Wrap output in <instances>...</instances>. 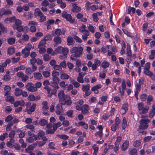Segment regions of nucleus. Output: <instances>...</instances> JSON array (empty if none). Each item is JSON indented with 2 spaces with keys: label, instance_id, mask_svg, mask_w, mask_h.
Listing matches in <instances>:
<instances>
[{
  "label": "nucleus",
  "instance_id": "1",
  "mask_svg": "<svg viewBox=\"0 0 155 155\" xmlns=\"http://www.w3.org/2000/svg\"><path fill=\"white\" fill-rule=\"evenodd\" d=\"M83 51V48L81 47L79 48L76 47H74L70 50V52L71 53H74L71 56V58L72 60H75V57H79L82 54Z\"/></svg>",
  "mask_w": 155,
  "mask_h": 155
},
{
  "label": "nucleus",
  "instance_id": "2",
  "mask_svg": "<svg viewBox=\"0 0 155 155\" xmlns=\"http://www.w3.org/2000/svg\"><path fill=\"white\" fill-rule=\"evenodd\" d=\"M61 16L63 18H65L66 20L69 21L70 23H73L74 20L70 14H68L65 11H64L61 14Z\"/></svg>",
  "mask_w": 155,
  "mask_h": 155
},
{
  "label": "nucleus",
  "instance_id": "3",
  "mask_svg": "<svg viewBox=\"0 0 155 155\" xmlns=\"http://www.w3.org/2000/svg\"><path fill=\"white\" fill-rule=\"evenodd\" d=\"M150 120L148 119H141L140 121V125L139 126V128L142 129H147L149 125L148 123L150 122Z\"/></svg>",
  "mask_w": 155,
  "mask_h": 155
},
{
  "label": "nucleus",
  "instance_id": "4",
  "mask_svg": "<svg viewBox=\"0 0 155 155\" xmlns=\"http://www.w3.org/2000/svg\"><path fill=\"white\" fill-rule=\"evenodd\" d=\"M11 14L12 11L10 10L2 8L0 9V19L2 18L3 15H8Z\"/></svg>",
  "mask_w": 155,
  "mask_h": 155
},
{
  "label": "nucleus",
  "instance_id": "5",
  "mask_svg": "<svg viewBox=\"0 0 155 155\" xmlns=\"http://www.w3.org/2000/svg\"><path fill=\"white\" fill-rule=\"evenodd\" d=\"M26 87L27 89L29 91L34 92L37 90V88L35 87L34 84L31 83H28Z\"/></svg>",
  "mask_w": 155,
  "mask_h": 155
},
{
  "label": "nucleus",
  "instance_id": "6",
  "mask_svg": "<svg viewBox=\"0 0 155 155\" xmlns=\"http://www.w3.org/2000/svg\"><path fill=\"white\" fill-rule=\"evenodd\" d=\"M59 102L61 104L64 100H65V94L63 91H61L59 92L58 94Z\"/></svg>",
  "mask_w": 155,
  "mask_h": 155
},
{
  "label": "nucleus",
  "instance_id": "7",
  "mask_svg": "<svg viewBox=\"0 0 155 155\" xmlns=\"http://www.w3.org/2000/svg\"><path fill=\"white\" fill-rule=\"evenodd\" d=\"M68 52V49L67 48H64L61 53L62 54L59 56L61 59H64L67 57V54Z\"/></svg>",
  "mask_w": 155,
  "mask_h": 155
},
{
  "label": "nucleus",
  "instance_id": "8",
  "mask_svg": "<svg viewBox=\"0 0 155 155\" xmlns=\"http://www.w3.org/2000/svg\"><path fill=\"white\" fill-rule=\"evenodd\" d=\"M128 109V105L127 103H125L123 104L121 109L120 111V113L122 115L125 114Z\"/></svg>",
  "mask_w": 155,
  "mask_h": 155
},
{
  "label": "nucleus",
  "instance_id": "9",
  "mask_svg": "<svg viewBox=\"0 0 155 155\" xmlns=\"http://www.w3.org/2000/svg\"><path fill=\"white\" fill-rule=\"evenodd\" d=\"M53 41L55 43L54 44V47H56L58 45L61 44L62 42L61 38L58 36H55L54 38Z\"/></svg>",
  "mask_w": 155,
  "mask_h": 155
},
{
  "label": "nucleus",
  "instance_id": "10",
  "mask_svg": "<svg viewBox=\"0 0 155 155\" xmlns=\"http://www.w3.org/2000/svg\"><path fill=\"white\" fill-rule=\"evenodd\" d=\"M72 6L73 8L71 9V11L73 12H80L81 10V8L77 6L76 4L72 3Z\"/></svg>",
  "mask_w": 155,
  "mask_h": 155
},
{
  "label": "nucleus",
  "instance_id": "11",
  "mask_svg": "<svg viewBox=\"0 0 155 155\" xmlns=\"http://www.w3.org/2000/svg\"><path fill=\"white\" fill-rule=\"evenodd\" d=\"M47 140V138L45 137L42 138V141H37V143L33 144V145H43L45 143V141Z\"/></svg>",
  "mask_w": 155,
  "mask_h": 155
},
{
  "label": "nucleus",
  "instance_id": "12",
  "mask_svg": "<svg viewBox=\"0 0 155 155\" xmlns=\"http://www.w3.org/2000/svg\"><path fill=\"white\" fill-rule=\"evenodd\" d=\"M61 105V104H58L56 105V110L55 113L57 115L60 114L63 111V108Z\"/></svg>",
  "mask_w": 155,
  "mask_h": 155
},
{
  "label": "nucleus",
  "instance_id": "13",
  "mask_svg": "<svg viewBox=\"0 0 155 155\" xmlns=\"http://www.w3.org/2000/svg\"><path fill=\"white\" fill-rule=\"evenodd\" d=\"M36 107V104L34 103L30 107L29 109H27L26 111L28 114H31L35 111Z\"/></svg>",
  "mask_w": 155,
  "mask_h": 155
},
{
  "label": "nucleus",
  "instance_id": "14",
  "mask_svg": "<svg viewBox=\"0 0 155 155\" xmlns=\"http://www.w3.org/2000/svg\"><path fill=\"white\" fill-rule=\"evenodd\" d=\"M51 34L53 36H56V35L59 36L61 34V30L59 28L56 29L51 32Z\"/></svg>",
  "mask_w": 155,
  "mask_h": 155
},
{
  "label": "nucleus",
  "instance_id": "15",
  "mask_svg": "<svg viewBox=\"0 0 155 155\" xmlns=\"http://www.w3.org/2000/svg\"><path fill=\"white\" fill-rule=\"evenodd\" d=\"M4 90L6 91L5 93V96H8L10 94V91L11 90V87L8 86H5L4 87Z\"/></svg>",
  "mask_w": 155,
  "mask_h": 155
},
{
  "label": "nucleus",
  "instance_id": "16",
  "mask_svg": "<svg viewBox=\"0 0 155 155\" xmlns=\"http://www.w3.org/2000/svg\"><path fill=\"white\" fill-rule=\"evenodd\" d=\"M21 53L24 54L23 58H26L29 56L30 52L28 50L26 49V48H24L22 50Z\"/></svg>",
  "mask_w": 155,
  "mask_h": 155
},
{
  "label": "nucleus",
  "instance_id": "17",
  "mask_svg": "<svg viewBox=\"0 0 155 155\" xmlns=\"http://www.w3.org/2000/svg\"><path fill=\"white\" fill-rule=\"evenodd\" d=\"M67 44L70 46L74 43V40L71 37H68L67 38Z\"/></svg>",
  "mask_w": 155,
  "mask_h": 155
},
{
  "label": "nucleus",
  "instance_id": "18",
  "mask_svg": "<svg viewBox=\"0 0 155 155\" xmlns=\"http://www.w3.org/2000/svg\"><path fill=\"white\" fill-rule=\"evenodd\" d=\"M33 74L34 77L37 79L40 80L43 78L41 74L40 73L35 72Z\"/></svg>",
  "mask_w": 155,
  "mask_h": 155
},
{
  "label": "nucleus",
  "instance_id": "19",
  "mask_svg": "<svg viewBox=\"0 0 155 155\" xmlns=\"http://www.w3.org/2000/svg\"><path fill=\"white\" fill-rule=\"evenodd\" d=\"M34 15L35 17H40L43 13L39 8H37L35 11Z\"/></svg>",
  "mask_w": 155,
  "mask_h": 155
},
{
  "label": "nucleus",
  "instance_id": "20",
  "mask_svg": "<svg viewBox=\"0 0 155 155\" xmlns=\"http://www.w3.org/2000/svg\"><path fill=\"white\" fill-rule=\"evenodd\" d=\"M45 70V71L43 72L42 74L45 77L47 78L50 76V73L48 71H49V69L48 68H46Z\"/></svg>",
  "mask_w": 155,
  "mask_h": 155
},
{
  "label": "nucleus",
  "instance_id": "21",
  "mask_svg": "<svg viewBox=\"0 0 155 155\" xmlns=\"http://www.w3.org/2000/svg\"><path fill=\"white\" fill-rule=\"evenodd\" d=\"M22 92V90L21 89L17 88L15 89V95L16 96H19L21 95Z\"/></svg>",
  "mask_w": 155,
  "mask_h": 155
},
{
  "label": "nucleus",
  "instance_id": "22",
  "mask_svg": "<svg viewBox=\"0 0 155 155\" xmlns=\"http://www.w3.org/2000/svg\"><path fill=\"white\" fill-rule=\"evenodd\" d=\"M23 27L20 25L16 26V25H13V28L14 29H16L18 32H20L22 31Z\"/></svg>",
  "mask_w": 155,
  "mask_h": 155
},
{
  "label": "nucleus",
  "instance_id": "23",
  "mask_svg": "<svg viewBox=\"0 0 155 155\" xmlns=\"http://www.w3.org/2000/svg\"><path fill=\"white\" fill-rule=\"evenodd\" d=\"M101 66L104 68L105 69L107 68H108L109 67L110 65V64L109 62L106 61H104L103 62L101 63Z\"/></svg>",
  "mask_w": 155,
  "mask_h": 155
},
{
  "label": "nucleus",
  "instance_id": "24",
  "mask_svg": "<svg viewBox=\"0 0 155 155\" xmlns=\"http://www.w3.org/2000/svg\"><path fill=\"white\" fill-rule=\"evenodd\" d=\"M60 78L62 79H68L69 76L65 73H62L60 74Z\"/></svg>",
  "mask_w": 155,
  "mask_h": 155
},
{
  "label": "nucleus",
  "instance_id": "25",
  "mask_svg": "<svg viewBox=\"0 0 155 155\" xmlns=\"http://www.w3.org/2000/svg\"><path fill=\"white\" fill-rule=\"evenodd\" d=\"M48 123V121L44 119H42L39 122V124L40 126H43L46 125Z\"/></svg>",
  "mask_w": 155,
  "mask_h": 155
},
{
  "label": "nucleus",
  "instance_id": "26",
  "mask_svg": "<svg viewBox=\"0 0 155 155\" xmlns=\"http://www.w3.org/2000/svg\"><path fill=\"white\" fill-rule=\"evenodd\" d=\"M43 105L42 109L44 110H48V109L49 107L48 105V103L46 101H44L42 102Z\"/></svg>",
  "mask_w": 155,
  "mask_h": 155
},
{
  "label": "nucleus",
  "instance_id": "27",
  "mask_svg": "<svg viewBox=\"0 0 155 155\" xmlns=\"http://www.w3.org/2000/svg\"><path fill=\"white\" fill-rule=\"evenodd\" d=\"M71 104L72 101L70 99H69L67 101H66V100H64V101L62 102L61 104L63 105H65L66 104L68 106L71 105Z\"/></svg>",
  "mask_w": 155,
  "mask_h": 155
},
{
  "label": "nucleus",
  "instance_id": "28",
  "mask_svg": "<svg viewBox=\"0 0 155 155\" xmlns=\"http://www.w3.org/2000/svg\"><path fill=\"white\" fill-rule=\"evenodd\" d=\"M15 17L14 16L10 18H7L5 20V22L9 21L10 22H13L15 20Z\"/></svg>",
  "mask_w": 155,
  "mask_h": 155
},
{
  "label": "nucleus",
  "instance_id": "29",
  "mask_svg": "<svg viewBox=\"0 0 155 155\" xmlns=\"http://www.w3.org/2000/svg\"><path fill=\"white\" fill-rule=\"evenodd\" d=\"M153 101V97L151 95L148 96L147 99V104L148 105H150V102Z\"/></svg>",
  "mask_w": 155,
  "mask_h": 155
},
{
  "label": "nucleus",
  "instance_id": "30",
  "mask_svg": "<svg viewBox=\"0 0 155 155\" xmlns=\"http://www.w3.org/2000/svg\"><path fill=\"white\" fill-rule=\"evenodd\" d=\"M127 125V122L126 118L125 117H124L122 122V128L123 130H124Z\"/></svg>",
  "mask_w": 155,
  "mask_h": 155
},
{
  "label": "nucleus",
  "instance_id": "31",
  "mask_svg": "<svg viewBox=\"0 0 155 155\" xmlns=\"http://www.w3.org/2000/svg\"><path fill=\"white\" fill-rule=\"evenodd\" d=\"M8 137V134L7 133H4L0 136V140L2 141L4 140L5 138Z\"/></svg>",
  "mask_w": 155,
  "mask_h": 155
},
{
  "label": "nucleus",
  "instance_id": "32",
  "mask_svg": "<svg viewBox=\"0 0 155 155\" xmlns=\"http://www.w3.org/2000/svg\"><path fill=\"white\" fill-rule=\"evenodd\" d=\"M101 85L100 84H99L96 86L93 87L91 88V90L92 91H95L101 88Z\"/></svg>",
  "mask_w": 155,
  "mask_h": 155
},
{
  "label": "nucleus",
  "instance_id": "33",
  "mask_svg": "<svg viewBox=\"0 0 155 155\" xmlns=\"http://www.w3.org/2000/svg\"><path fill=\"white\" fill-rule=\"evenodd\" d=\"M144 73L146 75L150 77H151L153 75V73L149 70L144 71Z\"/></svg>",
  "mask_w": 155,
  "mask_h": 155
},
{
  "label": "nucleus",
  "instance_id": "34",
  "mask_svg": "<svg viewBox=\"0 0 155 155\" xmlns=\"http://www.w3.org/2000/svg\"><path fill=\"white\" fill-rule=\"evenodd\" d=\"M90 85L89 84H87L86 85H83L82 90L83 91H88L89 90Z\"/></svg>",
  "mask_w": 155,
  "mask_h": 155
},
{
  "label": "nucleus",
  "instance_id": "35",
  "mask_svg": "<svg viewBox=\"0 0 155 155\" xmlns=\"http://www.w3.org/2000/svg\"><path fill=\"white\" fill-rule=\"evenodd\" d=\"M15 52L14 48H8V53L9 54H12Z\"/></svg>",
  "mask_w": 155,
  "mask_h": 155
},
{
  "label": "nucleus",
  "instance_id": "36",
  "mask_svg": "<svg viewBox=\"0 0 155 155\" xmlns=\"http://www.w3.org/2000/svg\"><path fill=\"white\" fill-rule=\"evenodd\" d=\"M26 127L28 129H29L32 132H35V128L34 126L32 125H27L26 126Z\"/></svg>",
  "mask_w": 155,
  "mask_h": 155
},
{
  "label": "nucleus",
  "instance_id": "37",
  "mask_svg": "<svg viewBox=\"0 0 155 155\" xmlns=\"http://www.w3.org/2000/svg\"><path fill=\"white\" fill-rule=\"evenodd\" d=\"M15 42V39L13 38H10L8 40V42L10 45H13Z\"/></svg>",
  "mask_w": 155,
  "mask_h": 155
},
{
  "label": "nucleus",
  "instance_id": "38",
  "mask_svg": "<svg viewBox=\"0 0 155 155\" xmlns=\"http://www.w3.org/2000/svg\"><path fill=\"white\" fill-rule=\"evenodd\" d=\"M51 59V57L48 54H45L43 55V59L45 61H48Z\"/></svg>",
  "mask_w": 155,
  "mask_h": 155
},
{
  "label": "nucleus",
  "instance_id": "39",
  "mask_svg": "<svg viewBox=\"0 0 155 155\" xmlns=\"http://www.w3.org/2000/svg\"><path fill=\"white\" fill-rule=\"evenodd\" d=\"M51 86L54 87V88L58 89L59 88V87L58 85V84L55 83L54 82L52 81L50 83Z\"/></svg>",
  "mask_w": 155,
  "mask_h": 155
},
{
  "label": "nucleus",
  "instance_id": "40",
  "mask_svg": "<svg viewBox=\"0 0 155 155\" xmlns=\"http://www.w3.org/2000/svg\"><path fill=\"white\" fill-rule=\"evenodd\" d=\"M35 147V146H28V148L25 149V151L26 152L29 153L31 150H33Z\"/></svg>",
  "mask_w": 155,
  "mask_h": 155
},
{
  "label": "nucleus",
  "instance_id": "41",
  "mask_svg": "<svg viewBox=\"0 0 155 155\" xmlns=\"http://www.w3.org/2000/svg\"><path fill=\"white\" fill-rule=\"evenodd\" d=\"M15 140L11 139H10L9 141H8L7 143V145H13L15 144Z\"/></svg>",
  "mask_w": 155,
  "mask_h": 155
},
{
  "label": "nucleus",
  "instance_id": "42",
  "mask_svg": "<svg viewBox=\"0 0 155 155\" xmlns=\"http://www.w3.org/2000/svg\"><path fill=\"white\" fill-rule=\"evenodd\" d=\"M52 81L55 83L58 84L59 83L60 79L57 76H52Z\"/></svg>",
  "mask_w": 155,
  "mask_h": 155
},
{
  "label": "nucleus",
  "instance_id": "43",
  "mask_svg": "<svg viewBox=\"0 0 155 155\" xmlns=\"http://www.w3.org/2000/svg\"><path fill=\"white\" fill-rule=\"evenodd\" d=\"M155 114V109H152L150 110V112L149 114V116L150 118H152L153 117Z\"/></svg>",
  "mask_w": 155,
  "mask_h": 155
},
{
  "label": "nucleus",
  "instance_id": "44",
  "mask_svg": "<svg viewBox=\"0 0 155 155\" xmlns=\"http://www.w3.org/2000/svg\"><path fill=\"white\" fill-rule=\"evenodd\" d=\"M52 38V35L50 34H47L46 35L44 39L45 41L51 40Z\"/></svg>",
  "mask_w": 155,
  "mask_h": 155
},
{
  "label": "nucleus",
  "instance_id": "45",
  "mask_svg": "<svg viewBox=\"0 0 155 155\" xmlns=\"http://www.w3.org/2000/svg\"><path fill=\"white\" fill-rule=\"evenodd\" d=\"M5 111L6 113L11 112L12 110V108L10 106H7L5 108Z\"/></svg>",
  "mask_w": 155,
  "mask_h": 155
},
{
  "label": "nucleus",
  "instance_id": "46",
  "mask_svg": "<svg viewBox=\"0 0 155 155\" xmlns=\"http://www.w3.org/2000/svg\"><path fill=\"white\" fill-rule=\"evenodd\" d=\"M66 114L68 117H72V115L73 114V112L72 110H68L66 113Z\"/></svg>",
  "mask_w": 155,
  "mask_h": 155
},
{
  "label": "nucleus",
  "instance_id": "47",
  "mask_svg": "<svg viewBox=\"0 0 155 155\" xmlns=\"http://www.w3.org/2000/svg\"><path fill=\"white\" fill-rule=\"evenodd\" d=\"M53 68L55 70L61 71L62 70V68L60 65L56 64L54 67Z\"/></svg>",
  "mask_w": 155,
  "mask_h": 155
},
{
  "label": "nucleus",
  "instance_id": "48",
  "mask_svg": "<svg viewBox=\"0 0 155 155\" xmlns=\"http://www.w3.org/2000/svg\"><path fill=\"white\" fill-rule=\"evenodd\" d=\"M41 5L44 7H47L49 5V3L47 0H44L41 3Z\"/></svg>",
  "mask_w": 155,
  "mask_h": 155
},
{
  "label": "nucleus",
  "instance_id": "49",
  "mask_svg": "<svg viewBox=\"0 0 155 155\" xmlns=\"http://www.w3.org/2000/svg\"><path fill=\"white\" fill-rule=\"evenodd\" d=\"M63 48H64L62 47L61 46H58L56 49L55 51L59 53H61V52L62 51L63 49Z\"/></svg>",
  "mask_w": 155,
  "mask_h": 155
},
{
  "label": "nucleus",
  "instance_id": "50",
  "mask_svg": "<svg viewBox=\"0 0 155 155\" xmlns=\"http://www.w3.org/2000/svg\"><path fill=\"white\" fill-rule=\"evenodd\" d=\"M92 148L94 151L93 155H97L98 150V147L96 146H92Z\"/></svg>",
  "mask_w": 155,
  "mask_h": 155
},
{
  "label": "nucleus",
  "instance_id": "51",
  "mask_svg": "<svg viewBox=\"0 0 155 155\" xmlns=\"http://www.w3.org/2000/svg\"><path fill=\"white\" fill-rule=\"evenodd\" d=\"M28 100L30 101H33L35 100V98L34 95L33 94L29 95L28 97Z\"/></svg>",
  "mask_w": 155,
  "mask_h": 155
},
{
  "label": "nucleus",
  "instance_id": "52",
  "mask_svg": "<svg viewBox=\"0 0 155 155\" xmlns=\"http://www.w3.org/2000/svg\"><path fill=\"white\" fill-rule=\"evenodd\" d=\"M59 85L61 87L63 88L64 89V88L66 87V86H68V84H66L65 83L64 81H62L59 83Z\"/></svg>",
  "mask_w": 155,
  "mask_h": 155
},
{
  "label": "nucleus",
  "instance_id": "53",
  "mask_svg": "<svg viewBox=\"0 0 155 155\" xmlns=\"http://www.w3.org/2000/svg\"><path fill=\"white\" fill-rule=\"evenodd\" d=\"M31 72L32 70L29 67L26 68L25 73L27 75H30L31 73Z\"/></svg>",
  "mask_w": 155,
  "mask_h": 155
},
{
  "label": "nucleus",
  "instance_id": "54",
  "mask_svg": "<svg viewBox=\"0 0 155 155\" xmlns=\"http://www.w3.org/2000/svg\"><path fill=\"white\" fill-rule=\"evenodd\" d=\"M147 95L146 94H142L140 97V98L142 101H145L147 99Z\"/></svg>",
  "mask_w": 155,
  "mask_h": 155
},
{
  "label": "nucleus",
  "instance_id": "55",
  "mask_svg": "<svg viewBox=\"0 0 155 155\" xmlns=\"http://www.w3.org/2000/svg\"><path fill=\"white\" fill-rule=\"evenodd\" d=\"M45 135V133L41 130L38 131V137H42Z\"/></svg>",
  "mask_w": 155,
  "mask_h": 155
},
{
  "label": "nucleus",
  "instance_id": "56",
  "mask_svg": "<svg viewBox=\"0 0 155 155\" xmlns=\"http://www.w3.org/2000/svg\"><path fill=\"white\" fill-rule=\"evenodd\" d=\"M88 29L92 33H93L94 32V27L91 25H89V26L88 27Z\"/></svg>",
  "mask_w": 155,
  "mask_h": 155
},
{
  "label": "nucleus",
  "instance_id": "57",
  "mask_svg": "<svg viewBox=\"0 0 155 155\" xmlns=\"http://www.w3.org/2000/svg\"><path fill=\"white\" fill-rule=\"evenodd\" d=\"M143 107L144 105L142 103H139L138 104V107L139 110H142L143 109Z\"/></svg>",
  "mask_w": 155,
  "mask_h": 155
},
{
  "label": "nucleus",
  "instance_id": "58",
  "mask_svg": "<svg viewBox=\"0 0 155 155\" xmlns=\"http://www.w3.org/2000/svg\"><path fill=\"white\" fill-rule=\"evenodd\" d=\"M150 66V63L149 62L147 63L145 65L144 71L149 70Z\"/></svg>",
  "mask_w": 155,
  "mask_h": 155
},
{
  "label": "nucleus",
  "instance_id": "59",
  "mask_svg": "<svg viewBox=\"0 0 155 155\" xmlns=\"http://www.w3.org/2000/svg\"><path fill=\"white\" fill-rule=\"evenodd\" d=\"M15 23L13 25H16V26H19L21 24V22L20 20L19 19L15 20Z\"/></svg>",
  "mask_w": 155,
  "mask_h": 155
},
{
  "label": "nucleus",
  "instance_id": "60",
  "mask_svg": "<svg viewBox=\"0 0 155 155\" xmlns=\"http://www.w3.org/2000/svg\"><path fill=\"white\" fill-rule=\"evenodd\" d=\"M74 38L76 41L79 43H81L82 41L81 39L78 37L77 36H74Z\"/></svg>",
  "mask_w": 155,
  "mask_h": 155
},
{
  "label": "nucleus",
  "instance_id": "61",
  "mask_svg": "<svg viewBox=\"0 0 155 155\" xmlns=\"http://www.w3.org/2000/svg\"><path fill=\"white\" fill-rule=\"evenodd\" d=\"M97 13H94L92 15L93 16V20L95 22H97L98 21V18L97 17Z\"/></svg>",
  "mask_w": 155,
  "mask_h": 155
},
{
  "label": "nucleus",
  "instance_id": "62",
  "mask_svg": "<svg viewBox=\"0 0 155 155\" xmlns=\"http://www.w3.org/2000/svg\"><path fill=\"white\" fill-rule=\"evenodd\" d=\"M21 78L22 81L23 82H26L27 80L29 79V77L25 75H24L23 76H22Z\"/></svg>",
  "mask_w": 155,
  "mask_h": 155
},
{
  "label": "nucleus",
  "instance_id": "63",
  "mask_svg": "<svg viewBox=\"0 0 155 155\" xmlns=\"http://www.w3.org/2000/svg\"><path fill=\"white\" fill-rule=\"evenodd\" d=\"M46 17L45 15H42L40 17V21L41 22H43L46 20Z\"/></svg>",
  "mask_w": 155,
  "mask_h": 155
},
{
  "label": "nucleus",
  "instance_id": "64",
  "mask_svg": "<svg viewBox=\"0 0 155 155\" xmlns=\"http://www.w3.org/2000/svg\"><path fill=\"white\" fill-rule=\"evenodd\" d=\"M131 155H137V150L135 149H133L130 151Z\"/></svg>",
  "mask_w": 155,
  "mask_h": 155
}]
</instances>
